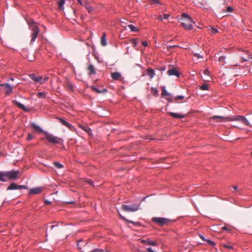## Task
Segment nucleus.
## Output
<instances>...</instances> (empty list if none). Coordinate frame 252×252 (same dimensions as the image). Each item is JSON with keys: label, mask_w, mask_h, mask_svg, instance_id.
<instances>
[{"label": "nucleus", "mask_w": 252, "mask_h": 252, "mask_svg": "<svg viewBox=\"0 0 252 252\" xmlns=\"http://www.w3.org/2000/svg\"><path fill=\"white\" fill-rule=\"evenodd\" d=\"M87 70L89 72L88 74L89 75H94L96 74L95 68H94V66L92 64H90L88 65L87 67Z\"/></svg>", "instance_id": "16"}, {"label": "nucleus", "mask_w": 252, "mask_h": 252, "mask_svg": "<svg viewBox=\"0 0 252 252\" xmlns=\"http://www.w3.org/2000/svg\"><path fill=\"white\" fill-rule=\"evenodd\" d=\"M181 24L186 30H191L192 29V23H194L192 19L182 20Z\"/></svg>", "instance_id": "6"}, {"label": "nucleus", "mask_w": 252, "mask_h": 252, "mask_svg": "<svg viewBox=\"0 0 252 252\" xmlns=\"http://www.w3.org/2000/svg\"><path fill=\"white\" fill-rule=\"evenodd\" d=\"M168 114L175 119H183L186 116L185 115L178 113L168 112Z\"/></svg>", "instance_id": "11"}, {"label": "nucleus", "mask_w": 252, "mask_h": 252, "mask_svg": "<svg viewBox=\"0 0 252 252\" xmlns=\"http://www.w3.org/2000/svg\"><path fill=\"white\" fill-rule=\"evenodd\" d=\"M86 9L89 13H91L94 10V8L91 5L89 6L88 7H87Z\"/></svg>", "instance_id": "39"}, {"label": "nucleus", "mask_w": 252, "mask_h": 252, "mask_svg": "<svg viewBox=\"0 0 252 252\" xmlns=\"http://www.w3.org/2000/svg\"><path fill=\"white\" fill-rule=\"evenodd\" d=\"M206 242H207L208 244H209L211 246H214V245H215V242H213V241H211V240H208V239H207V240H206Z\"/></svg>", "instance_id": "45"}, {"label": "nucleus", "mask_w": 252, "mask_h": 252, "mask_svg": "<svg viewBox=\"0 0 252 252\" xmlns=\"http://www.w3.org/2000/svg\"><path fill=\"white\" fill-rule=\"evenodd\" d=\"M30 30L32 31L31 43H33L36 40L39 33V29L34 21L28 22Z\"/></svg>", "instance_id": "3"}, {"label": "nucleus", "mask_w": 252, "mask_h": 252, "mask_svg": "<svg viewBox=\"0 0 252 252\" xmlns=\"http://www.w3.org/2000/svg\"><path fill=\"white\" fill-rule=\"evenodd\" d=\"M222 228L223 230H228V229H227V228L226 227H223Z\"/></svg>", "instance_id": "64"}, {"label": "nucleus", "mask_w": 252, "mask_h": 252, "mask_svg": "<svg viewBox=\"0 0 252 252\" xmlns=\"http://www.w3.org/2000/svg\"><path fill=\"white\" fill-rule=\"evenodd\" d=\"M146 72L151 79H152L155 76V70L151 68H148L146 70Z\"/></svg>", "instance_id": "18"}, {"label": "nucleus", "mask_w": 252, "mask_h": 252, "mask_svg": "<svg viewBox=\"0 0 252 252\" xmlns=\"http://www.w3.org/2000/svg\"><path fill=\"white\" fill-rule=\"evenodd\" d=\"M185 98L183 95H177L174 97V101L177 102L178 100H183Z\"/></svg>", "instance_id": "37"}, {"label": "nucleus", "mask_w": 252, "mask_h": 252, "mask_svg": "<svg viewBox=\"0 0 252 252\" xmlns=\"http://www.w3.org/2000/svg\"><path fill=\"white\" fill-rule=\"evenodd\" d=\"M167 74L169 76H176L177 77L180 76V72L179 71L176 70L175 68H172L171 69H169L167 71Z\"/></svg>", "instance_id": "12"}, {"label": "nucleus", "mask_w": 252, "mask_h": 252, "mask_svg": "<svg viewBox=\"0 0 252 252\" xmlns=\"http://www.w3.org/2000/svg\"><path fill=\"white\" fill-rule=\"evenodd\" d=\"M78 3H79L81 6H82V4H83V2L85 1V0H76Z\"/></svg>", "instance_id": "50"}, {"label": "nucleus", "mask_w": 252, "mask_h": 252, "mask_svg": "<svg viewBox=\"0 0 252 252\" xmlns=\"http://www.w3.org/2000/svg\"><path fill=\"white\" fill-rule=\"evenodd\" d=\"M57 226V225H51V228L52 229H53V228H54V227Z\"/></svg>", "instance_id": "63"}, {"label": "nucleus", "mask_w": 252, "mask_h": 252, "mask_svg": "<svg viewBox=\"0 0 252 252\" xmlns=\"http://www.w3.org/2000/svg\"><path fill=\"white\" fill-rule=\"evenodd\" d=\"M201 90H209V85L206 83H204L202 86L200 87Z\"/></svg>", "instance_id": "33"}, {"label": "nucleus", "mask_w": 252, "mask_h": 252, "mask_svg": "<svg viewBox=\"0 0 252 252\" xmlns=\"http://www.w3.org/2000/svg\"><path fill=\"white\" fill-rule=\"evenodd\" d=\"M224 247L228 249H233V247L232 246H228L227 245H224Z\"/></svg>", "instance_id": "57"}, {"label": "nucleus", "mask_w": 252, "mask_h": 252, "mask_svg": "<svg viewBox=\"0 0 252 252\" xmlns=\"http://www.w3.org/2000/svg\"><path fill=\"white\" fill-rule=\"evenodd\" d=\"M177 46L176 45H168L167 46V49H170L172 48H173V47H177Z\"/></svg>", "instance_id": "56"}, {"label": "nucleus", "mask_w": 252, "mask_h": 252, "mask_svg": "<svg viewBox=\"0 0 252 252\" xmlns=\"http://www.w3.org/2000/svg\"><path fill=\"white\" fill-rule=\"evenodd\" d=\"M29 77H30L31 79H32V80H33L34 81H35L36 82L40 83V82L42 80V76H37L35 74H33V73L30 74Z\"/></svg>", "instance_id": "14"}, {"label": "nucleus", "mask_w": 252, "mask_h": 252, "mask_svg": "<svg viewBox=\"0 0 252 252\" xmlns=\"http://www.w3.org/2000/svg\"><path fill=\"white\" fill-rule=\"evenodd\" d=\"M169 15L168 14H164L163 19H167L169 18Z\"/></svg>", "instance_id": "52"}, {"label": "nucleus", "mask_w": 252, "mask_h": 252, "mask_svg": "<svg viewBox=\"0 0 252 252\" xmlns=\"http://www.w3.org/2000/svg\"><path fill=\"white\" fill-rule=\"evenodd\" d=\"M41 190H30L28 193L29 195L37 194L41 192Z\"/></svg>", "instance_id": "30"}, {"label": "nucleus", "mask_w": 252, "mask_h": 252, "mask_svg": "<svg viewBox=\"0 0 252 252\" xmlns=\"http://www.w3.org/2000/svg\"><path fill=\"white\" fill-rule=\"evenodd\" d=\"M161 90H162V92H161V95L163 97H165L167 95H170V93H168L166 90V88L165 86H162L161 87Z\"/></svg>", "instance_id": "22"}, {"label": "nucleus", "mask_w": 252, "mask_h": 252, "mask_svg": "<svg viewBox=\"0 0 252 252\" xmlns=\"http://www.w3.org/2000/svg\"><path fill=\"white\" fill-rule=\"evenodd\" d=\"M86 182L87 184L90 185L92 187H95L99 186L97 183H94V181L90 179H87L86 180Z\"/></svg>", "instance_id": "24"}, {"label": "nucleus", "mask_w": 252, "mask_h": 252, "mask_svg": "<svg viewBox=\"0 0 252 252\" xmlns=\"http://www.w3.org/2000/svg\"><path fill=\"white\" fill-rule=\"evenodd\" d=\"M183 19L182 20H189L192 19L191 18L187 13H184L182 14Z\"/></svg>", "instance_id": "35"}, {"label": "nucleus", "mask_w": 252, "mask_h": 252, "mask_svg": "<svg viewBox=\"0 0 252 252\" xmlns=\"http://www.w3.org/2000/svg\"><path fill=\"white\" fill-rule=\"evenodd\" d=\"M65 3V0H60L58 3V8L61 10H63V4Z\"/></svg>", "instance_id": "27"}, {"label": "nucleus", "mask_w": 252, "mask_h": 252, "mask_svg": "<svg viewBox=\"0 0 252 252\" xmlns=\"http://www.w3.org/2000/svg\"><path fill=\"white\" fill-rule=\"evenodd\" d=\"M225 59V57L224 56H221L220 57V58L219 59V61L220 62H222V63H224Z\"/></svg>", "instance_id": "42"}, {"label": "nucleus", "mask_w": 252, "mask_h": 252, "mask_svg": "<svg viewBox=\"0 0 252 252\" xmlns=\"http://www.w3.org/2000/svg\"><path fill=\"white\" fill-rule=\"evenodd\" d=\"M53 164L55 165V167L58 169L62 168L63 167V164L58 162H54Z\"/></svg>", "instance_id": "34"}, {"label": "nucleus", "mask_w": 252, "mask_h": 252, "mask_svg": "<svg viewBox=\"0 0 252 252\" xmlns=\"http://www.w3.org/2000/svg\"><path fill=\"white\" fill-rule=\"evenodd\" d=\"M12 103L15 104L17 107H18L19 108L22 109L25 112H29L30 111V109L26 108L24 105L23 104L20 103L16 100L13 99L12 100Z\"/></svg>", "instance_id": "9"}, {"label": "nucleus", "mask_w": 252, "mask_h": 252, "mask_svg": "<svg viewBox=\"0 0 252 252\" xmlns=\"http://www.w3.org/2000/svg\"><path fill=\"white\" fill-rule=\"evenodd\" d=\"M151 91L152 94L154 95L158 96V91L157 88L152 87L151 89Z\"/></svg>", "instance_id": "29"}, {"label": "nucleus", "mask_w": 252, "mask_h": 252, "mask_svg": "<svg viewBox=\"0 0 252 252\" xmlns=\"http://www.w3.org/2000/svg\"><path fill=\"white\" fill-rule=\"evenodd\" d=\"M120 217H121V218H122L124 220H126L127 222H128L129 223H133V222L131 220H126V219H125L123 217L120 216Z\"/></svg>", "instance_id": "55"}, {"label": "nucleus", "mask_w": 252, "mask_h": 252, "mask_svg": "<svg viewBox=\"0 0 252 252\" xmlns=\"http://www.w3.org/2000/svg\"><path fill=\"white\" fill-rule=\"evenodd\" d=\"M242 122L247 126H250V122L245 117H243Z\"/></svg>", "instance_id": "40"}, {"label": "nucleus", "mask_w": 252, "mask_h": 252, "mask_svg": "<svg viewBox=\"0 0 252 252\" xmlns=\"http://www.w3.org/2000/svg\"><path fill=\"white\" fill-rule=\"evenodd\" d=\"M211 31L212 34H216L218 32V30L215 28H211Z\"/></svg>", "instance_id": "43"}, {"label": "nucleus", "mask_w": 252, "mask_h": 252, "mask_svg": "<svg viewBox=\"0 0 252 252\" xmlns=\"http://www.w3.org/2000/svg\"><path fill=\"white\" fill-rule=\"evenodd\" d=\"M80 127L83 130L88 133L89 135L91 134V129L88 126L80 125Z\"/></svg>", "instance_id": "21"}, {"label": "nucleus", "mask_w": 252, "mask_h": 252, "mask_svg": "<svg viewBox=\"0 0 252 252\" xmlns=\"http://www.w3.org/2000/svg\"><path fill=\"white\" fill-rule=\"evenodd\" d=\"M204 74L206 75H209V71L208 69H206L204 71Z\"/></svg>", "instance_id": "51"}, {"label": "nucleus", "mask_w": 252, "mask_h": 252, "mask_svg": "<svg viewBox=\"0 0 252 252\" xmlns=\"http://www.w3.org/2000/svg\"><path fill=\"white\" fill-rule=\"evenodd\" d=\"M32 138H33L32 135L31 134L29 133L28 135V137H27V140L30 141L32 139Z\"/></svg>", "instance_id": "46"}, {"label": "nucleus", "mask_w": 252, "mask_h": 252, "mask_svg": "<svg viewBox=\"0 0 252 252\" xmlns=\"http://www.w3.org/2000/svg\"><path fill=\"white\" fill-rule=\"evenodd\" d=\"M7 181L10 180H14L17 178L19 171L12 170L8 172H5Z\"/></svg>", "instance_id": "7"}, {"label": "nucleus", "mask_w": 252, "mask_h": 252, "mask_svg": "<svg viewBox=\"0 0 252 252\" xmlns=\"http://www.w3.org/2000/svg\"><path fill=\"white\" fill-rule=\"evenodd\" d=\"M233 189H238V187L236 185H234L232 186Z\"/></svg>", "instance_id": "60"}, {"label": "nucleus", "mask_w": 252, "mask_h": 252, "mask_svg": "<svg viewBox=\"0 0 252 252\" xmlns=\"http://www.w3.org/2000/svg\"><path fill=\"white\" fill-rule=\"evenodd\" d=\"M37 96L39 98H45L46 97V94L44 92H38Z\"/></svg>", "instance_id": "36"}, {"label": "nucleus", "mask_w": 252, "mask_h": 252, "mask_svg": "<svg viewBox=\"0 0 252 252\" xmlns=\"http://www.w3.org/2000/svg\"><path fill=\"white\" fill-rule=\"evenodd\" d=\"M0 181L1 182H6V173L3 172H0Z\"/></svg>", "instance_id": "23"}, {"label": "nucleus", "mask_w": 252, "mask_h": 252, "mask_svg": "<svg viewBox=\"0 0 252 252\" xmlns=\"http://www.w3.org/2000/svg\"><path fill=\"white\" fill-rule=\"evenodd\" d=\"M0 86L4 87V92L5 95H9L12 93L13 88L9 84H0Z\"/></svg>", "instance_id": "8"}, {"label": "nucleus", "mask_w": 252, "mask_h": 252, "mask_svg": "<svg viewBox=\"0 0 252 252\" xmlns=\"http://www.w3.org/2000/svg\"><path fill=\"white\" fill-rule=\"evenodd\" d=\"M141 242L144 244H147L148 245H151V246H157V243L155 241H151L149 239H147L146 240L142 239L141 240Z\"/></svg>", "instance_id": "15"}, {"label": "nucleus", "mask_w": 252, "mask_h": 252, "mask_svg": "<svg viewBox=\"0 0 252 252\" xmlns=\"http://www.w3.org/2000/svg\"><path fill=\"white\" fill-rule=\"evenodd\" d=\"M31 125L34 130L39 133H43L44 134V132H46L43 130L39 126L36 125L34 123H31Z\"/></svg>", "instance_id": "13"}, {"label": "nucleus", "mask_w": 252, "mask_h": 252, "mask_svg": "<svg viewBox=\"0 0 252 252\" xmlns=\"http://www.w3.org/2000/svg\"><path fill=\"white\" fill-rule=\"evenodd\" d=\"M142 44L145 47H147L148 46V43L146 41H142Z\"/></svg>", "instance_id": "49"}, {"label": "nucleus", "mask_w": 252, "mask_h": 252, "mask_svg": "<svg viewBox=\"0 0 252 252\" xmlns=\"http://www.w3.org/2000/svg\"><path fill=\"white\" fill-rule=\"evenodd\" d=\"M105 36H106L105 33H104L101 37V44L103 46H105L107 44Z\"/></svg>", "instance_id": "25"}, {"label": "nucleus", "mask_w": 252, "mask_h": 252, "mask_svg": "<svg viewBox=\"0 0 252 252\" xmlns=\"http://www.w3.org/2000/svg\"><path fill=\"white\" fill-rule=\"evenodd\" d=\"M7 189H28V188L25 185H17L15 183H11Z\"/></svg>", "instance_id": "10"}, {"label": "nucleus", "mask_w": 252, "mask_h": 252, "mask_svg": "<svg viewBox=\"0 0 252 252\" xmlns=\"http://www.w3.org/2000/svg\"><path fill=\"white\" fill-rule=\"evenodd\" d=\"M243 117L244 116L241 115H238L234 117L228 116L226 117L220 116H214L212 117L210 119L211 120H215L216 122L217 123L234 121L242 122Z\"/></svg>", "instance_id": "1"}, {"label": "nucleus", "mask_w": 252, "mask_h": 252, "mask_svg": "<svg viewBox=\"0 0 252 252\" xmlns=\"http://www.w3.org/2000/svg\"><path fill=\"white\" fill-rule=\"evenodd\" d=\"M149 0V2L152 4H160L159 1L158 0Z\"/></svg>", "instance_id": "41"}, {"label": "nucleus", "mask_w": 252, "mask_h": 252, "mask_svg": "<svg viewBox=\"0 0 252 252\" xmlns=\"http://www.w3.org/2000/svg\"><path fill=\"white\" fill-rule=\"evenodd\" d=\"M48 78H49L48 77H45L43 79H42V80L40 82V83L42 84L45 83L46 81L48 80Z\"/></svg>", "instance_id": "48"}, {"label": "nucleus", "mask_w": 252, "mask_h": 252, "mask_svg": "<svg viewBox=\"0 0 252 252\" xmlns=\"http://www.w3.org/2000/svg\"><path fill=\"white\" fill-rule=\"evenodd\" d=\"M199 236H200V237L201 238V239L203 241H206V240H207V239H206L205 238V237H204V236H203V235H199Z\"/></svg>", "instance_id": "54"}, {"label": "nucleus", "mask_w": 252, "mask_h": 252, "mask_svg": "<svg viewBox=\"0 0 252 252\" xmlns=\"http://www.w3.org/2000/svg\"><path fill=\"white\" fill-rule=\"evenodd\" d=\"M91 88L93 91L97 94L105 93L107 92V90L106 88H103L101 90H99L94 86H91Z\"/></svg>", "instance_id": "17"}, {"label": "nucleus", "mask_w": 252, "mask_h": 252, "mask_svg": "<svg viewBox=\"0 0 252 252\" xmlns=\"http://www.w3.org/2000/svg\"><path fill=\"white\" fill-rule=\"evenodd\" d=\"M127 27L131 32H136L138 31L137 28L136 27L134 26L133 25H128Z\"/></svg>", "instance_id": "32"}, {"label": "nucleus", "mask_w": 252, "mask_h": 252, "mask_svg": "<svg viewBox=\"0 0 252 252\" xmlns=\"http://www.w3.org/2000/svg\"><path fill=\"white\" fill-rule=\"evenodd\" d=\"M45 138L47 142L52 144L63 145V140L57 136H54L53 134L44 132Z\"/></svg>", "instance_id": "2"}, {"label": "nucleus", "mask_w": 252, "mask_h": 252, "mask_svg": "<svg viewBox=\"0 0 252 252\" xmlns=\"http://www.w3.org/2000/svg\"><path fill=\"white\" fill-rule=\"evenodd\" d=\"M165 99L169 102H172L174 101V98L173 97L172 94L170 95H167L165 96Z\"/></svg>", "instance_id": "28"}, {"label": "nucleus", "mask_w": 252, "mask_h": 252, "mask_svg": "<svg viewBox=\"0 0 252 252\" xmlns=\"http://www.w3.org/2000/svg\"><path fill=\"white\" fill-rule=\"evenodd\" d=\"M112 79L114 80H118L121 77V74L120 72H114L111 74Z\"/></svg>", "instance_id": "19"}, {"label": "nucleus", "mask_w": 252, "mask_h": 252, "mask_svg": "<svg viewBox=\"0 0 252 252\" xmlns=\"http://www.w3.org/2000/svg\"><path fill=\"white\" fill-rule=\"evenodd\" d=\"M165 70V67L164 66H162L160 67V70L161 71H163Z\"/></svg>", "instance_id": "58"}, {"label": "nucleus", "mask_w": 252, "mask_h": 252, "mask_svg": "<svg viewBox=\"0 0 252 252\" xmlns=\"http://www.w3.org/2000/svg\"><path fill=\"white\" fill-rule=\"evenodd\" d=\"M157 19L158 20H160V21H162L163 17H162V16L161 15H160L158 16Z\"/></svg>", "instance_id": "53"}, {"label": "nucleus", "mask_w": 252, "mask_h": 252, "mask_svg": "<svg viewBox=\"0 0 252 252\" xmlns=\"http://www.w3.org/2000/svg\"><path fill=\"white\" fill-rule=\"evenodd\" d=\"M193 56H194V57H197L198 59H200V58L203 59V56H201V55H200L199 54H198V53H194V54H193Z\"/></svg>", "instance_id": "44"}, {"label": "nucleus", "mask_w": 252, "mask_h": 252, "mask_svg": "<svg viewBox=\"0 0 252 252\" xmlns=\"http://www.w3.org/2000/svg\"><path fill=\"white\" fill-rule=\"evenodd\" d=\"M14 78H13V77H9V78H8V81L11 80V81H14Z\"/></svg>", "instance_id": "59"}, {"label": "nucleus", "mask_w": 252, "mask_h": 252, "mask_svg": "<svg viewBox=\"0 0 252 252\" xmlns=\"http://www.w3.org/2000/svg\"><path fill=\"white\" fill-rule=\"evenodd\" d=\"M45 203L46 204H50V202L46 200L45 201Z\"/></svg>", "instance_id": "61"}, {"label": "nucleus", "mask_w": 252, "mask_h": 252, "mask_svg": "<svg viewBox=\"0 0 252 252\" xmlns=\"http://www.w3.org/2000/svg\"><path fill=\"white\" fill-rule=\"evenodd\" d=\"M56 119L58 120L63 125V126H66L67 124L68 123L67 122H66L65 120L62 118H60L58 117H56Z\"/></svg>", "instance_id": "26"}, {"label": "nucleus", "mask_w": 252, "mask_h": 252, "mask_svg": "<svg viewBox=\"0 0 252 252\" xmlns=\"http://www.w3.org/2000/svg\"><path fill=\"white\" fill-rule=\"evenodd\" d=\"M122 209L126 212H135L139 209V206L137 204L132 205H123Z\"/></svg>", "instance_id": "5"}, {"label": "nucleus", "mask_w": 252, "mask_h": 252, "mask_svg": "<svg viewBox=\"0 0 252 252\" xmlns=\"http://www.w3.org/2000/svg\"><path fill=\"white\" fill-rule=\"evenodd\" d=\"M66 127L72 131H75L76 130L75 127L72 124L69 123L67 124Z\"/></svg>", "instance_id": "31"}, {"label": "nucleus", "mask_w": 252, "mask_h": 252, "mask_svg": "<svg viewBox=\"0 0 252 252\" xmlns=\"http://www.w3.org/2000/svg\"><path fill=\"white\" fill-rule=\"evenodd\" d=\"M139 39L131 38L130 40V42L133 44V47L135 50H138L139 48L137 46L138 41Z\"/></svg>", "instance_id": "20"}, {"label": "nucleus", "mask_w": 252, "mask_h": 252, "mask_svg": "<svg viewBox=\"0 0 252 252\" xmlns=\"http://www.w3.org/2000/svg\"><path fill=\"white\" fill-rule=\"evenodd\" d=\"M152 220L161 226L167 225L170 221V220L168 219L159 217H154L152 219Z\"/></svg>", "instance_id": "4"}, {"label": "nucleus", "mask_w": 252, "mask_h": 252, "mask_svg": "<svg viewBox=\"0 0 252 252\" xmlns=\"http://www.w3.org/2000/svg\"><path fill=\"white\" fill-rule=\"evenodd\" d=\"M233 11V8L231 6H228L226 8V11L228 12H231Z\"/></svg>", "instance_id": "47"}, {"label": "nucleus", "mask_w": 252, "mask_h": 252, "mask_svg": "<svg viewBox=\"0 0 252 252\" xmlns=\"http://www.w3.org/2000/svg\"><path fill=\"white\" fill-rule=\"evenodd\" d=\"M90 5H91L90 2L87 0H85V1L83 2V4H82V6L85 7L86 9L87 8V7H88Z\"/></svg>", "instance_id": "38"}, {"label": "nucleus", "mask_w": 252, "mask_h": 252, "mask_svg": "<svg viewBox=\"0 0 252 252\" xmlns=\"http://www.w3.org/2000/svg\"><path fill=\"white\" fill-rule=\"evenodd\" d=\"M249 58H248V59H244L243 58H242V60H243V62L248 61L249 60Z\"/></svg>", "instance_id": "62"}]
</instances>
